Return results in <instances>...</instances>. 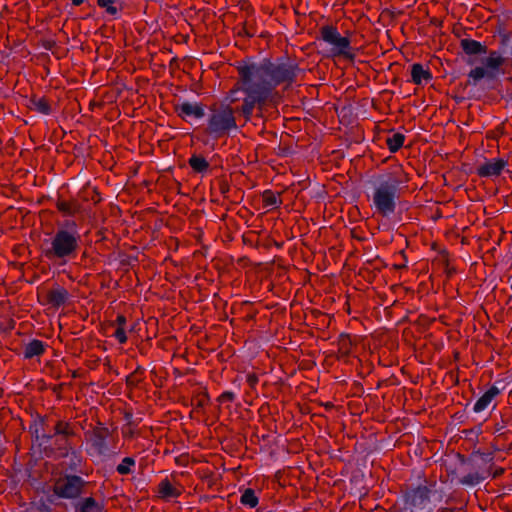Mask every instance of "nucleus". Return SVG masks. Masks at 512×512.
Here are the masks:
<instances>
[{"label":"nucleus","instance_id":"nucleus-40","mask_svg":"<svg viewBox=\"0 0 512 512\" xmlns=\"http://www.w3.org/2000/svg\"><path fill=\"white\" fill-rule=\"evenodd\" d=\"M39 510H40L41 512H51V508H50L48 505H46V504H42V505L39 507Z\"/></svg>","mask_w":512,"mask_h":512},{"label":"nucleus","instance_id":"nucleus-34","mask_svg":"<svg viewBox=\"0 0 512 512\" xmlns=\"http://www.w3.org/2000/svg\"><path fill=\"white\" fill-rule=\"evenodd\" d=\"M83 193L85 194L84 200H86V201L90 200L94 204H97L101 201L100 193L97 191L96 188H92V189L85 188L83 190Z\"/></svg>","mask_w":512,"mask_h":512},{"label":"nucleus","instance_id":"nucleus-20","mask_svg":"<svg viewBox=\"0 0 512 512\" xmlns=\"http://www.w3.org/2000/svg\"><path fill=\"white\" fill-rule=\"evenodd\" d=\"M460 48L467 55H481L487 53L486 45L469 38L460 40Z\"/></svg>","mask_w":512,"mask_h":512},{"label":"nucleus","instance_id":"nucleus-37","mask_svg":"<svg viewBox=\"0 0 512 512\" xmlns=\"http://www.w3.org/2000/svg\"><path fill=\"white\" fill-rule=\"evenodd\" d=\"M229 189H230V186L228 184V182L224 179H221L219 181V191L221 194L225 195L226 193L229 192Z\"/></svg>","mask_w":512,"mask_h":512},{"label":"nucleus","instance_id":"nucleus-5","mask_svg":"<svg viewBox=\"0 0 512 512\" xmlns=\"http://www.w3.org/2000/svg\"><path fill=\"white\" fill-rule=\"evenodd\" d=\"M400 180L389 176L375 187L373 193V203L378 215L388 217L396 210V200L398 198Z\"/></svg>","mask_w":512,"mask_h":512},{"label":"nucleus","instance_id":"nucleus-31","mask_svg":"<svg viewBox=\"0 0 512 512\" xmlns=\"http://www.w3.org/2000/svg\"><path fill=\"white\" fill-rule=\"evenodd\" d=\"M116 0H97V5L100 8L105 9V12L110 16H117L120 10H122V7L118 8L114 5Z\"/></svg>","mask_w":512,"mask_h":512},{"label":"nucleus","instance_id":"nucleus-29","mask_svg":"<svg viewBox=\"0 0 512 512\" xmlns=\"http://www.w3.org/2000/svg\"><path fill=\"white\" fill-rule=\"evenodd\" d=\"M144 372L145 369L141 366H138L132 373H130L126 377V385L130 388L138 386V384L143 380Z\"/></svg>","mask_w":512,"mask_h":512},{"label":"nucleus","instance_id":"nucleus-44","mask_svg":"<svg viewBox=\"0 0 512 512\" xmlns=\"http://www.w3.org/2000/svg\"><path fill=\"white\" fill-rule=\"evenodd\" d=\"M333 407H334V405L331 402H328V403L325 404V408L326 409H331Z\"/></svg>","mask_w":512,"mask_h":512},{"label":"nucleus","instance_id":"nucleus-12","mask_svg":"<svg viewBox=\"0 0 512 512\" xmlns=\"http://www.w3.org/2000/svg\"><path fill=\"white\" fill-rule=\"evenodd\" d=\"M55 207L64 217H74L82 212V205L76 198L65 199L61 194H57Z\"/></svg>","mask_w":512,"mask_h":512},{"label":"nucleus","instance_id":"nucleus-22","mask_svg":"<svg viewBox=\"0 0 512 512\" xmlns=\"http://www.w3.org/2000/svg\"><path fill=\"white\" fill-rule=\"evenodd\" d=\"M126 324L127 318L122 314H118L116 319L110 323V326H116V330L113 335L120 344H125L128 340L125 329Z\"/></svg>","mask_w":512,"mask_h":512},{"label":"nucleus","instance_id":"nucleus-4","mask_svg":"<svg viewBox=\"0 0 512 512\" xmlns=\"http://www.w3.org/2000/svg\"><path fill=\"white\" fill-rule=\"evenodd\" d=\"M51 442L53 441L52 447H46L45 452L48 455V451L51 454H56L60 458H67L69 455L76 454V439L80 436L76 431V427L73 423L67 420L58 419L54 426L53 432L50 433Z\"/></svg>","mask_w":512,"mask_h":512},{"label":"nucleus","instance_id":"nucleus-35","mask_svg":"<svg viewBox=\"0 0 512 512\" xmlns=\"http://www.w3.org/2000/svg\"><path fill=\"white\" fill-rule=\"evenodd\" d=\"M236 399V396L231 391H225L223 392L218 398L217 401L219 403H226V402H234Z\"/></svg>","mask_w":512,"mask_h":512},{"label":"nucleus","instance_id":"nucleus-7","mask_svg":"<svg viewBox=\"0 0 512 512\" xmlns=\"http://www.w3.org/2000/svg\"><path fill=\"white\" fill-rule=\"evenodd\" d=\"M471 461L475 470L459 479L462 485L475 486L491 475L493 456L490 453H476L472 456Z\"/></svg>","mask_w":512,"mask_h":512},{"label":"nucleus","instance_id":"nucleus-15","mask_svg":"<svg viewBox=\"0 0 512 512\" xmlns=\"http://www.w3.org/2000/svg\"><path fill=\"white\" fill-rule=\"evenodd\" d=\"M158 497L164 501L176 499L182 494V490L175 487L171 480L166 477L157 486Z\"/></svg>","mask_w":512,"mask_h":512},{"label":"nucleus","instance_id":"nucleus-41","mask_svg":"<svg viewBox=\"0 0 512 512\" xmlns=\"http://www.w3.org/2000/svg\"><path fill=\"white\" fill-rule=\"evenodd\" d=\"M74 6H80L84 3V0H71Z\"/></svg>","mask_w":512,"mask_h":512},{"label":"nucleus","instance_id":"nucleus-3","mask_svg":"<svg viewBox=\"0 0 512 512\" xmlns=\"http://www.w3.org/2000/svg\"><path fill=\"white\" fill-rule=\"evenodd\" d=\"M81 236L77 231L58 229L51 238V246L44 250L49 260H61L64 264L76 257L80 248Z\"/></svg>","mask_w":512,"mask_h":512},{"label":"nucleus","instance_id":"nucleus-2","mask_svg":"<svg viewBox=\"0 0 512 512\" xmlns=\"http://www.w3.org/2000/svg\"><path fill=\"white\" fill-rule=\"evenodd\" d=\"M481 63V66L471 69L468 73L467 85H479L483 90H497L500 94L503 84L499 75L512 73V58L504 57L498 51H490Z\"/></svg>","mask_w":512,"mask_h":512},{"label":"nucleus","instance_id":"nucleus-19","mask_svg":"<svg viewBox=\"0 0 512 512\" xmlns=\"http://www.w3.org/2000/svg\"><path fill=\"white\" fill-rule=\"evenodd\" d=\"M74 508V512H104L105 505L90 496L82 498L75 504Z\"/></svg>","mask_w":512,"mask_h":512},{"label":"nucleus","instance_id":"nucleus-38","mask_svg":"<svg viewBox=\"0 0 512 512\" xmlns=\"http://www.w3.org/2000/svg\"><path fill=\"white\" fill-rule=\"evenodd\" d=\"M42 46L44 49L51 51L56 47V42L54 40H46L43 42Z\"/></svg>","mask_w":512,"mask_h":512},{"label":"nucleus","instance_id":"nucleus-6","mask_svg":"<svg viewBox=\"0 0 512 512\" xmlns=\"http://www.w3.org/2000/svg\"><path fill=\"white\" fill-rule=\"evenodd\" d=\"M320 39L331 45V53L334 57H343L354 61L356 55L351 47V41L346 36H341L338 28L333 24L323 25L319 29Z\"/></svg>","mask_w":512,"mask_h":512},{"label":"nucleus","instance_id":"nucleus-1","mask_svg":"<svg viewBox=\"0 0 512 512\" xmlns=\"http://www.w3.org/2000/svg\"><path fill=\"white\" fill-rule=\"evenodd\" d=\"M236 69L238 79L231 92L241 91L244 98L242 104L235 108L223 102L213 103L209 107L205 133L216 139L227 136L237 128L235 113L241 115L245 122L252 119L254 111L256 117L264 118L269 109L276 108L279 103L277 86L294 83L300 70L297 64L274 63L267 59L261 63L242 60Z\"/></svg>","mask_w":512,"mask_h":512},{"label":"nucleus","instance_id":"nucleus-27","mask_svg":"<svg viewBox=\"0 0 512 512\" xmlns=\"http://www.w3.org/2000/svg\"><path fill=\"white\" fill-rule=\"evenodd\" d=\"M210 402V396L206 389H200L196 392H194V395L192 397V405L196 409H203L206 407Z\"/></svg>","mask_w":512,"mask_h":512},{"label":"nucleus","instance_id":"nucleus-8","mask_svg":"<svg viewBox=\"0 0 512 512\" xmlns=\"http://www.w3.org/2000/svg\"><path fill=\"white\" fill-rule=\"evenodd\" d=\"M435 480L424 478L423 483L413 487L405 485L401 492L403 493L404 504L406 507H424L430 500L431 489L435 487Z\"/></svg>","mask_w":512,"mask_h":512},{"label":"nucleus","instance_id":"nucleus-42","mask_svg":"<svg viewBox=\"0 0 512 512\" xmlns=\"http://www.w3.org/2000/svg\"><path fill=\"white\" fill-rule=\"evenodd\" d=\"M243 34L248 36V37H253L254 36V33H251L249 32L246 27H243Z\"/></svg>","mask_w":512,"mask_h":512},{"label":"nucleus","instance_id":"nucleus-13","mask_svg":"<svg viewBox=\"0 0 512 512\" xmlns=\"http://www.w3.org/2000/svg\"><path fill=\"white\" fill-rule=\"evenodd\" d=\"M507 164L508 161L502 158L486 161L477 167L476 173L479 177H498L501 175Z\"/></svg>","mask_w":512,"mask_h":512},{"label":"nucleus","instance_id":"nucleus-28","mask_svg":"<svg viewBox=\"0 0 512 512\" xmlns=\"http://www.w3.org/2000/svg\"><path fill=\"white\" fill-rule=\"evenodd\" d=\"M240 503L250 508H255L259 503V499L252 488H247L240 497Z\"/></svg>","mask_w":512,"mask_h":512},{"label":"nucleus","instance_id":"nucleus-16","mask_svg":"<svg viewBox=\"0 0 512 512\" xmlns=\"http://www.w3.org/2000/svg\"><path fill=\"white\" fill-rule=\"evenodd\" d=\"M175 112L183 119L187 116H193L194 118L200 119L205 115L204 108L201 103L191 104L189 102H183L182 104L175 106Z\"/></svg>","mask_w":512,"mask_h":512},{"label":"nucleus","instance_id":"nucleus-36","mask_svg":"<svg viewBox=\"0 0 512 512\" xmlns=\"http://www.w3.org/2000/svg\"><path fill=\"white\" fill-rule=\"evenodd\" d=\"M258 382H259V378H258L257 374L249 373L247 375V383H248V385L250 386L251 389L255 390L256 385L258 384Z\"/></svg>","mask_w":512,"mask_h":512},{"label":"nucleus","instance_id":"nucleus-21","mask_svg":"<svg viewBox=\"0 0 512 512\" xmlns=\"http://www.w3.org/2000/svg\"><path fill=\"white\" fill-rule=\"evenodd\" d=\"M47 345L41 340L33 339L24 346L23 355L25 359H32L45 353Z\"/></svg>","mask_w":512,"mask_h":512},{"label":"nucleus","instance_id":"nucleus-14","mask_svg":"<svg viewBox=\"0 0 512 512\" xmlns=\"http://www.w3.org/2000/svg\"><path fill=\"white\" fill-rule=\"evenodd\" d=\"M501 393L500 389L495 385L489 387V389L476 401L473 407L475 413L482 412L492 406L496 407L495 399Z\"/></svg>","mask_w":512,"mask_h":512},{"label":"nucleus","instance_id":"nucleus-11","mask_svg":"<svg viewBox=\"0 0 512 512\" xmlns=\"http://www.w3.org/2000/svg\"><path fill=\"white\" fill-rule=\"evenodd\" d=\"M49 417L47 415L36 414L29 425V433L34 442L39 445L51 443L50 433L45 432Z\"/></svg>","mask_w":512,"mask_h":512},{"label":"nucleus","instance_id":"nucleus-32","mask_svg":"<svg viewBox=\"0 0 512 512\" xmlns=\"http://www.w3.org/2000/svg\"><path fill=\"white\" fill-rule=\"evenodd\" d=\"M135 459L132 457H125L122 462L116 467V471L120 475H128L132 472L131 467L135 465Z\"/></svg>","mask_w":512,"mask_h":512},{"label":"nucleus","instance_id":"nucleus-24","mask_svg":"<svg viewBox=\"0 0 512 512\" xmlns=\"http://www.w3.org/2000/svg\"><path fill=\"white\" fill-rule=\"evenodd\" d=\"M411 77L412 81L420 85L422 81H430L432 79V73L429 69H424L423 65L420 63H414L411 67Z\"/></svg>","mask_w":512,"mask_h":512},{"label":"nucleus","instance_id":"nucleus-43","mask_svg":"<svg viewBox=\"0 0 512 512\" xmlns=\"http://www.w3.org/2000/svg\"><path fill=\"white\" fill-rule=\"evenodd\" d=\"M438 512H454V509L452 508H441L438 510Z\"/></svg>","mask_w":512,"mask_h":512},{"label":"nucleus","instance_id":"nucleus-23","mask_svg":"<svg viewBox=\"0 0 512 512\" xmlns=\"http://www.w3.org/2000/svg\"><path fill=\"white\" fill-rule=\"evenodd\" d=\"M188 164L195 173L205 174L210 170V164L201 154H193Z\"/></svg>","mask_w":512,"mask_h":512},{"label":"nucleus","instance_id":"nucleus-9","mask_svg":"<svg viewBox=\"0 0 512 512\" xmlns=\"http://www.w3.org/2000/svg\"><path fill=\"white\" fill-rule=\"evenodd\" d=\"M86 486L80 476L74 474H66L58 478L53 485V493L64 499H76L78 498Z\"/></svg>","mask_w":512,"mask_h":512},{"label":"nucleus","instance_id":"nucleus-46","mask_svg":"<svg viewBox=\"0 0 512 512\" xmlns=\"http://www.w3.org/2000/svg\"><path fill=\"white\" fill-rule=\"evenodd\" d=\"M454 358H455V359H458V358H459V352H455V354H454Z\"/></svg>","mask_w":512,"mask_h":512},{"label":"nucleus","instance_id":"nucleus-26","mask_svg":"<svg viewBox=\"0 0 512 512\" xmlns=\"http://www.w3.org/2000/svg\"><path fill=\"white\" fill-rule=\"evenodd\" d=\"M405 135L402 133H393L386 138V145L391 153H396L403 146Z\"/></svg>","mask_w":512,"mask_h":512},{"label":"nucleus","instance_id":"nucleus-45","mask_svg":"<svg viewBox=\"0 0 512 512\" xmlns=\"http://www.w3.org/2000/svg\"><path fill=\"white\" fill-rule=\"evenodd\" d=\"M177 62V58H173L171 61H170V66L173 65L174 63Z\"/></svg>","mask_w":512,"mask_h":512},{"label":"nucleus","instance_id":"nucleus-39","mask_svg":"<svg viewBox=\"0 0 512 512\" xmlns=\"http://www.w3.org/2000/svg\"><path fill=\"white\" fill-rule=\"evenodd\" d=\"M503 473H504L503 468H497L494 472L491 471L490 476H492V478H497V477L501 476Z\"/></svg>","mask_w":512,"mask_h":512},{"label":"nucleus","instance_id":"nucleus-30","mask_svg":"<svg viewBox=\"0 0 512 512\" xmlns=\"http://www.w3.org/2000/svg\"><path fill=\"white\" fill-rule=\"evenodd\" d=\"M262 201L264 206H275L279 207L282 203V200L279 198V194L273 192L272 190H265L262 193Z\"/></svg>","mask_w":512,"mask_h":512},{"label":"nucleus","instance_id":"nucleus-18","mask_svg":"<svg viewBox=\"0 0 512 512\" xmlns=\"http://www.w3.org/2000/svg\"><path fill=\"white\" fill-rule=\"evenodd\" d=\"M353 346L351 336L347 333H341L337 340L336 358L347 361L348 357L352 354Z\"/></svg>","mask_w":512,"mask_h":512},{"label":"nucleus","instance_id":"nucleus-17","mask_svg":"<svg viewBox=\"0 0 512 512\" xmlns=\"http://www.w3.org/2000/svg\"><path fill=\"white\" fill-rule=\"evenodd\" d=\"M69 298V292L66 288L57 286L50 289L46 294V301L55 308L64 305Z\"/></svg>","mask_w":512,"mask_h":512},{"label":"nucleus","instance_id":"nucleus-25","mask_svg":"<svg viewBox=\"0 0 512 512\" xmlns=\"http://www.w3.org/2000/svg\"><path fill=\"white\" fill-rule=\"evenodd\" d=\"M30 103L32 104V108L38 111L41 114L49 115L52 112L50 101L45 96L36 97L32 96L30 99Z\"/></svg>","mask_w":512,"mask_h":512},{"label":"nucleus","instance_id":"nucleus-10","mask_svg":"<svg viewBox=\"0 0 512 512\" xmlns=\"http://www.w3.org/2000/svg\"><path fill=\"white\" fill-rule=\"evenodd\" d=\"M85 435L98 455H105L107 453V439L110 437L111 432L101 422H98V424Z\"/></svg>","mask_w":512,"mask_h":512},{"label":"nucleus","instance_id":"nucleus-33","mask_svg":"<svg viewBox=\"0 0 512 512\" xmlns=\"http://www.w3.org/2000/svg\"><path fill=\"white\" fill-rule=\"evenodd\" d=\"M500 96L506 102L512 101V74L504 81V87L501 88Z\"/></svg>","mask_w":512,"mask_h":512}]
</instances>
